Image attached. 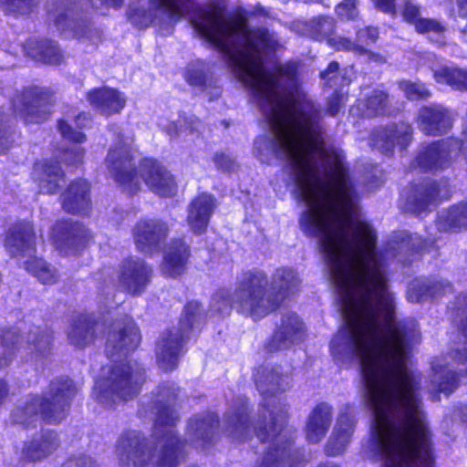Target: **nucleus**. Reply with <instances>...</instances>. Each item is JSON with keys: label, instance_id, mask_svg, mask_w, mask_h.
<instances>
[{"label": "nucleus", "instance_id": "nucleus-59", "mask_svg": "<svg viewBox=\"0 0 467 467\" xmlns=\"http://www.w3.org/2000/svg\"><path fill=\"white\" fill-rule=\"evenodd\" d=\"M10 146L9 137L6 131L2 128L0 122V154L5 153Z\"/></svg>", "mask_w": 467, "mask_h": 467}, {"label": "nucleus", "instance_id": "nucleus-4", "mask_svg": "<svg viewBox=\"0 0 467 467\" xmlns=\"http://www.w3.org/2000/svg\"><path fill=\"white\" fill-rule=\"evenodd\" d=\"M177 396L174 384L161 387L150 412L155 417L154 449L144 441L140 432L129 431L121 435L117 445L119 461L134 467H176L182 458V443L175 436L173 427L178 420L171 402Z\"/></svg>", "mask_w": 467, "mask_h": 467}, {"label": "nucleus", "instance_id": "nucleus-57", "mask_svg": "<svg viewBox=\"0 0 467 467\" xmlns=\"http://www.w3.org/2000/svg\"><path fill=\"white\" fill-rule=\"evenodd\" d=\"M13 420L16 423L25 424L28 420V413L26 408H16L12 413Z\"/></svg>", "mask_w": 467, "mask_h": 467}, {"label": "nucleus", "instance_id": "nucleus-40", "mask_svg": "<svg viewBox=\"0 0 467 467\" xmlns=\"http://www.w3.org/2000/svg\"><path fill=\"white\" fill-rule=\"evenodd\" d=\"M80 119H60L58 129L62 137L69 141L81 143L85 141L86 136L77 128Z\"/></svg>", "mask_w": 467, "mask_h": 467}, {"label": "nucleus", "instance_id": "nucleus-64", "mask_svg": "<svg viewBox=\"0 0 467 467\" xmlns=\"http://www.w3.org/2000/svg\"><path fill=\"white\" fill-rule=\"evenodd\" d=\"M303 1L306 3H317V4H320L324 6H329V3L327 2V0H303Z\"/></svg>", "mask_w": 467, "mask_h": 467}, {"label": "nucleus", "instance_id": "nucleus-13", "mask_svg": "<svg viewBox=\"0 0 467 467\" xmlns=\"http://www.w3.org/2000/svg\"><path fill=\"white\" fill-rule=\"evenodd\" d=\"M51 238L61 253L75 254L88 245L92 235L83 224L65 220L57 222L53 226Z\"/></svg>", "mask_w": 467, "mask_h": 467}, {"label": "nucleus", "instance_id": "nucleus-35", "mask_svg": "<svg viewBox=\"0 0 467 467\" xmlns=\"http://www.w3.org/2000/svg\"><path fill=\"white\" fill-rule=\"evenodd\" d=\"M302 26V34L317 41L327 38L334 29V20L330 17H317L309 21L299 23Z\"/></svg>", "mask_w": 467, "mask_h": 467}, {"label": "nucleus", "instance_id": "nucleus-14", "mask_svg": "<svg viewBox=\"0 0 467 467\" xmlns=\"http://www.w3.org/2000/svg\"><path fill=\"white\" fill-rule=\"evenodd\" d=\"M151 268L138 257H130L119 265V285L128 293L138 295L150 281Z\"/></svg>", "mask_w": 467, "mask_h": 467}, {"label": "nucleus", "instance_id": "nucleus-10", "mask_svg": "<svg viewBox=\"0 0 467 467\" xmlns=\"http://www.w3.org/2000/svg\"><path fill=\"white\" fill-rule=\"evenodd\" d=\"M192 7V0H148L146 5H130L128 17L140 29L151 25L170 26L176 23Z\"/></svg>", "mask_w": 467, "mask_h": 467}, {"label": "nucleus", "instance_id": "nucleus-33", "mask_svg": "<svg viewBox=\"0 0 467 467\" xmlns=\"http://www.w3.org/2000/svg\"><path fill=\"white\" fill-rule=\"evenodd\" d=\"M437 83L447 84L456 90H467V69L443 67L434 70Z\"/></svg>", "mask_w": 467, "mask_h": 467}, {"label": "nucleus", "instance_id": "nucleus-60", "mask_svg": "<svg viewBox=\"0 0 467 467\" xmlns=\"http://www.w3.org/2000/svg\"><path fill=\"white\" fill-rule=\"evenodd\" d=\"M453 418L459 419L462 422H467V403L454 410Z\"/></svg>", "mask_w": 467, "mask_h": 467}, {"label": "nucleus", "instance_id": "nucleus-18", "mask_svg": "<svg viewBox=\"0 0 467 467\" xmlns=\"http://www.w3.org/2000/svg\"><path fill=\"white\" fill-rule=\"evenodd\" d=\"M446 183L442 187L436 182H427L414 191L407 200L406 210L421 216L431 206H435L438 200L446 197Z\"/></svg>", "mask_w": 467, "mask_h": 467}, {"label": "nucleus", "instance_id": "nucleus-19", "mask_svg": "<svg viewBox=\"0 0 467 467\" xmlns=\"http://www.w3.org/2000/svg\"><path fill=\"white\" fill-rule=\"evenodd\" d=\"M354 427V416L350 412V407L346 406L338 415L332 435L326 445V453L331 456L341 454L350 441Z\"/></svg>", "mask_w": 467, "mask_h": 467}, {"label": "nucleus", "instance_id": "nucleus-50", "mask_svg": "<svg viewBox=\"0 0 467 467\" xmlns=\"http://www.w3.org/2000/svg\"><path fill=\"white\" fill-rule=\"evenodd\" d=\"M31 109L33 107H41L51 101V96L48 92L41 88L31 86Z\"/></svg>", "mask_w": 467, "mask_h": 467}, {"label": "nucleus", "instance_id": "nucleus-43", "mask_svg": "<svg viewBox=\"0 0 467 467\" xmlns=\"http://www.w3.org/2000/svg\"><path fill=\"white\" fill-rule=\"evenodd\" d=\"M399 249L411 251V252H423L426 250V241L422 242L418 234H401L400 242L398 244Z\"/></svg>", "mask_w": 467, "mask_h": 467}, {"label": "nucleus", "instance_id": "nucleus-17", "mask_svg": "<svg viewBox=\"0 0 467 467\" xmlns=\"http://www.w3.org/2000/svg\"><path fill=\"white\" fill-rule=\"evenodd\" d=\"M217 428L218 417L215 414L192 418L187 427V441L197 450H203L213 444Z\"/></svg>", "mask_w": 467, "mask_h": 467}, {"label": "nucleus", "instance_id": "nucleus-51", "mask_svg": "<svg viewBox=\"0 0 467 467\" xmlns=\"http://www.w3.org/2000/svg\"><path fill=\"white\" fill-rule=\"evenodd\" d=\"M451 111L441 104H429L424 106L419 117H449Z\"/></svg>", "mask_w": 467, "mask_h": 467}, {"label": "nucleus", "instance_id": "nucleus-45", "mask_svg": "<svg viewBox=\"0 0 467 467\" xmlns=\"http://www.w3.org/2000/svg\"><path fill=\"white\" fill-rule=\"evenodd\" d=\"M347 101V92L343 89H336L329 97L327 101V111L330 115L335 116L341 112Z\"/></svg>", "mask_w": 467, "mask_h": 467}, {"label": "nucleus", "instance_id": "nucleus-11", "mask_svg": "<svg viewBox=\"0 0 467 467\" xmlns=\"http://www.w3.org/2000/svg\"><path fill=\"white\" fill-rule=\"evenodd\" d=\"M76 391L73 381L68 378L56 379L51 381L48 392L31 400V411L41 414L48 423H58L66 417Z\"/></svg>", "mask_w": 467, "mask_h": 467}, {"label": "nucleus", "instance_id": "nucleus-56", "mask_svg": "<svg viewBox=\"0 0 467 467\" xmlns=\"http://www.w3.org/2000/svg\"><path fill=\"white\" fill-rule=\"evenodd\" d=\"M51 337L50 334L47 331L40 334L35 340V348L39 352H44L47 350L50 345Z\"/></svg>", "mask_w": 467, "mask_h": 467}, {"label": "nucleus", "instance_id": "nucleus-55", "mask_svg": "<svg viewBox=\"0 0 467 467\" xmlns=\"http://www.w3.org/2000/svg\"><path fill=\"white\" fill-rule=\"evenodd\" d=\"M62 467H98L90 457L81 456L67 461Z\"/></svg>", "mask_w": 467, "mask_h": 467}, {"label": "nucleus", "instance_id": "nucleus-29", "mask_svg": "<svg viewBox=\"0 0 467 467\" xmlns=\"http://www.w3.org/2000/svg\"><path fill=\"white\" fill-rule=\"evenodd\" d=\"M187 82L202 91L211 89V97H218L221 88L216 85V80L209 71L208 66L203 62H196L188 67L186 74Z\"/></svg>", "mask_w": 467, "mask_h": 467}, {"label": "nucleus", "instance_id": "nucleus-47", "mask_svg": "<svg viewBox=\"0 0 467 467\" xmlns=\"http://www.w3.org/2000/svg\"><path fill=\"white\" fill-rule=\"evenodd\" d=\"M336 13L341 19H354L358 16L357 0H343L337 5Z\"/></svg>", "mask_w": 467, "mask_h": 467}, {"label": "nucleus", "instance_id": "nucleus-34", "mask_svg": "<svg viewBox=\"0 0 467 467\" xmlns=\"http://www.w3.org/2000/svg\"><path fill=\"white\" fill-rule=\"evenodd\" d=\"M58 446L54 431H42L41 435L31 441V461L41 460L53 453Z\"/></svg>", "mask_w": 467, "mask_h": 467}, {"label": "nucleus", "instance_id": "nucleus-53", "mask_svg": "<svg viewBox=\"0 0 467 467\" xmlns=\"http://www.w3.org/2000/svg\"><path fill=\"white\" fill-rule=\"evenodd\" d=\"M419 16L420 7L410 1L407 2L403 10L404 19L415 25V22L420 18Z\"/></svg>", "mask_w": 467, "mask_h": 467}, {"label": "nucleus", "instance_id": "nucleus-39", "mask_svg": "<svg viewBox=\"0 0 467 467\" xmlns=\"http://www.w3.org/2000/svg\"><path fill=\"white\" fill-rule=\"evenodd\" d=\"M451 119H420L419 128L426 135L439 136L451 127Z\"/></svg>", "mask_w": 467, "mask_h": 467}, {"label": "nucleus", "instance_id": "nucleus-42", "mask_svg": "<svg viewBox=\"0 0 467 467\" xmlns=\"http://www.w3.org/2000/svg\"><path fill=\"white\" fill-rule=\"evenodd\" d=\"M399 88L404 93L406 98L410 100L426 99L431 94L429 89L421 82L401 80L399 82Z\"/></svg>", "mask_w": 467, "mask_h": 467}, {"label": "nucleus", "instance_id": "nucleus-30", "mask_svg": "<svg viewBox=\"0 0 467 467\" xmlns=\"http://www.w3.org/2000/svg\"><path fill=\"white\" fill-rule=\"evenodd\" d=\"M34 174L39 181V191L42 193H55L64 182L63 172L59 167L52 163H36Z\"/></svg>", "mask_w": 467, "mask_h": 467}, {"label": "nucleus", "instance_id": "nucleus-26", "mask_svg": "<svg viewBox=\"0 0 467 467\" xmlns=\"http://www.w3.org/2000/svg\"><path fill=\"white\" fill-rule=\"evenodd\" d=\"M89 184L85 180L70 183L62 195V205L69 213H86L89 208Z\"/></svg>", "mask_w": 467, "mask_h": 467}, {"label": "nucleus", "instance_id": "nucleus-3", "mask_svg": "<svg viewBox=\"0 0 467 467\" xmlns=\"http://www.w3.org/2000/svg\"><path fill=\"white\" fill-rule=\"evenodd\" d=\"M254 377L257 389L264 399L260 411L262 423L251 429L246 400L239 398L224 416V432L234 441H244L253 431L263 443H269L258 467H304L302 451L293 449L294 432L285 426L286 405L277 395L291 387L290 377L281 374L279 368H262Z\"/></svg>", "mask_w": 467, "mask_h": 467}, {"label": "nucleus", "instance_id": "nucleus-24", "mask_svg": "<svg viewBox=\"0 0 467 467\" xmlns=\"http://www.w3.org/2000/svg\"><path fill=\"white\" fill-rule=\"evenodd\" d=\"M89 104L103 113L117 114L125 106V96L108 87L94 88L87 94Z\"/></svg>", "mask_w": 467, "mask_h": 467}, {"label": "nucleus", "instance_id": "nucleus-61", "mask_svg": "<svg viewBox=\"0 0 467 467\" xmlns=\"http://www.w3.org/2000/svg\"><path fill=\"white\" fill-rule=\"evenodd\" d=\"M362 55H367L368 60L370 62H374L379 65L384 64L387 61L386 58L382 55L368 51V49H367V52L363 53Z\"/></svg>", "mask_w": 467, "mask_h": 467}, {"label": "nucleus", "instance_id": "nucleus-27", "mask_svg": "<svg viewBox=\"0 0 467 467\" xmlns=\"http://www.w3.org/2000/svg\"><path fill=\"white\" fill-rule=\"evenodd\" d=\"M188 257V246L181 240L172 242L165 252L161 272L168 276L180 275L185 270Z\"/></svg>", "mask_w": 467, "mask_h": 467}, {"label": "nucleus", "instance_id": "nucleus-36", "mask_svg": "<svg viewBox=\"0 0 467 467\" xmlns=\"http://www.w3.org/2000/svg\"><path fill=\"white\" fill-rule=\"evenodd\" d=\"M31 58L47 64H58L62 59V54L53 41L45 39L31 47Z\"/></svg>", "mask_w": 467, "mask_h": 467}, {"label": "nucleus", "instance_id": "nucleus-15", "mask_svg": "<svg viewBox=\"0 0 467 467\" xmlns=\"http://www.w3.org/2000/svg\"><path fill=\"white\" fill-rule=\"evenodd\" d=\"M169 233L166 223L159 219H141L133 228V238L137 248L151 254L161 248Z\"/></svg>", "mask_w": 467, "mask_h": 467}, {"label": "nucleus", "instance_id": "nucleus-8", "mask_svg": "<svg viewBox=\"0 0 467 467\" xmlns=\"http://www.w3.org/2000/svg\"><path fill=\"white\" fill-rule=\"evenodd\" d=\"M144 381V368L133 360H120L115 364L106 379H98L94 395L101 404L111 406L132 399Z\"/></svg>", "mask_w": 467, "mask_h": 467}, {"label": "nucleus", "instance_id": "nucleus-28", "mask_svg": "<svg viewBox=\"0 0 467 467\" xmlns=\"http://www.w3.org/2000/svg\"><path fill=\"white\" fill-rule=\"evenodd\" d=\"M436 226L440 232H458L467 229V202H461L439 212Z\"/></svg>", "mask_w": 467, "mask_h": 467}, {"label": "nucleus", "instance_id": "nucleus-2", "mask_svg": "<svg viewBox=\"0 0 467 467\" xmlns=\"http://www.w3.org/2000/svg\"><path fill=\"white\" fill-rule=\"evenodd\" d=\"M191 23L251 90L265 111L264 117H315L318 113L317 105L298 87L296 66L280 67L276 72L265 68L264 56L278 45L274 33L249 26L241 14L225 16L218 9L199 8Z\"/></svg>", "mask_w": 467, "mask_h": 467}, {"label": "nucleus", "instance_id": "nucleus-48", "mask_svg": "<svg viewBox=\"0 0 467 467\" xmlns=\"http://www.w3.org/2000/svg\"><path fill=\"white\" fill-rule=\"evenodd\" d=\"M0 6L5 7L9 14H26L29 10V0H0Z\"/></svg>", "mask_w": 467, "mask_h": 467}, {"label": "nucleus", "instance_id": "nucleus-52", "mask_svg": "<svg viewBox=\"0 0 467 467\" xmlns=\"http://www.w3.org/2000/svg\"><path fill=\"white\" fill-rule=\"evenodd\" d=\"M214 163L216 167L223 171H233L235 167L234 161L229 155L223 153L214 156Z\"/></svg>", "mask_w": 467, "mask_h": 467}, {"label": "nucleus", "instance_id": "nucleus-12", "mask_svg": "<svg viewBox=\"0 0 467 467\" xmlns=\"http://www.w3.org/2000/svg\"><path fill=\"white\" fill-rule=\"evenodd\" d=\"M459 154H462L467 161V135L463 140L451 139L430 145L419 154L417 162L424 170H443Z\"/></svg>", "mask_w": 467, "mask_h": 467}, {"label": "nucleus", "instance_id": "nucleus-41", "mask_svg": "<svg viewBox=\"0 0 467 467\" xmlns=\"http://www.w3.org/2000/svg\"><path fill=\"white\" fill-rule=\"evenodd\" d=\"M31 275L43 284H53L57 279L56 270L42 259H31Z\"/></svg>", "mask_w": 467, "mask_h": 467}, {"label": "nucleus", "instance_id": "nucleus-16", "mask_svg": "<svg viewBox=\"0 0 467 467\" xmlns=\"http://www.w3.org/2000/svg\"><path fill=\"white\" fill-rule=\"evenodd\" d=\"M410 141L411 129L407 123L400 121L398 125L374 132L370 145L385 155H391L396 148L402 150Z\"/></svg>", "mask_w": 467, "mask_h": 467}, {"label": "nucleus", "instance_id": "nucleus-44", "mask_svg": "<svg viewBox=\"0 0 467 467\" xmlns=\"http://www.w3.org/2000/svg\"><path fill=\"white\" fill-rule=\"evenodd\" d=\"M388 95L381 90H374L366 101L367 109L371 113L380 114L386 107Z\"/></svg>", "mask_w": 467, "mask_h": 467}, {"label": "nucleus", "instance_id": "nucleus-20", "mask_svg": "<svg viewBox=\"0 0 467 467\" xmlns=\"http://www.w3.org/2000/svg\"><path fill=\"white\" fill-rule=\"evenodd\" d=\"M452 291L451 284L443 278H417L413 280L407 292L408 300L420 302L428 298H437Z\"/></svg>", "mask_w": 467, "mask_h": 467}, {"label": "nucleus", "instance_id": "nucleus-54", "mask_svg": "<svg viewBox=\"0 0 467 467\" xmlns=\"http://www.w3.org/2000/svg\"><path fill=\"white\" fill-rule=\"evenodd\" d=\"M377 10L389 15L396 13L395 0H371Z\"/></svg>", "mask_w": 467, "mask_h": 467}, {"label": "nucleus", "instance_id": "nucleus-49", "mask_svg": "<svg viewBox=\"0 0 467 467\" xmlns=\"http://www.w3.org/2000/svg\"><path fill=\"white\" fill-rule=\"evenodd\" d=\"M15 356L14 347L0 335V370L8 367Z\"/></svg>", "mask_w": 467, "mask_h": 467}, {"label": "nucleus", "instance_id": "nucleus-1", "mask_svg": "<svg viewBox=\"0 0 467 467\" xmlns=\"http://www.w3.org/2000/svg\"><path fill=\"white\" fill-rule=\"evenodd\" d=\"M254 141L262 162L285 159L296 198L305 205L301 230L318 241L337 289L344 324L339 330H419L398 320L376 233L362 220L358 196L337 149L327 148L313 119H264Z\"/></svg>", "mask_w": 467, "mask_h": 467}, {"label": "nucleus", "instance_id": "nucleus-32", "mask_svg": "<svg viewBox=\"0 0 467 467\" xmlns=\"http://www.w3.org/2000/svg\"><path fill=\"white\" fill-rule=\"evenodd\" d=\"M28 227L26 223L12 226L5 237V246L12 257L23 256L28 248Z\"/></svg>", "mask_w": 467, "mask_h": 467}, {"label": "nucleus", "instance_id": "nucleus-58", "mask_svg": "<svg viewBox=\"0 0 467 467\" xmlns=\"http://www.w3.org/2000/svg\"><path fill=\"white\" fill-rule=\"evenodd\" d=\"M92 6L99 8L100 5H105L113 8H119L124 0H89Z\"/></svg>", "mask_w": 467, "mask_h": 467}, {"label": "nucleus", "instance_id": "nucleus-22", "mask_svg": "<svg viewBox=\"0 0 467 467\" xmlns=\"http://www.w3.org/2000/svg\"><path fill=\"white\" fill-rule=\"evenodd\" d=\"M333 420V407L327 402L318 403L308 415L306 435L308 441L319 442L330 429Z\"/></svg>", "mask_w": 467, "mask_h": 467}, {"label": "nucleus", "instance_id": "nucleus-31", "mask_svg": "<svg viewBox=\"0 0 467 467\" xmlns=\"http://www.w3.org/2000/svg\"><path fill=\"white\" fill-rule=\"evenodd\" d=\"M56 27L64 33H69L73 36L80 37L83 35L81 24L73 17V11L67 4L61 2L55 9L49 12Z\"/></svg>", "mask_w": 467, "mask_h": 467}, {"label": "nucleus", "instance_id": "nucleus-5", "mask_svg": "<svg viewBox=\"0 0 467 467\" xmlns=\"http://www.w3.org/2000/svg\"><path fill=\"white\" fill-rule=\"evenodd\" d=\"M268 279L262 271L245 274L234 293L227 289L218 290L212 298L210 312L225 316L233 307L238 312L260 319L275 310L280 302L299 290L301 279L290 267L275 270L272 276L271 291H266Z\"/></svg>", "mask_w": 467, "mask_h": 467}, {"label": "nucleus", "instance_id": "nucleus-21", "mask_svg": "<svg viewBox=\"0 0 467 467\" xmlns=\"http://www.w3.org/2000/svg\"><path fill=\"white\" fill-rule=\"evenodd\" d=\"M304 327L299 317L289 313L283 317L281 325L275 333L270 344V350H280L301 341L304 337Z\"/></svg>", "mask_w": 467, "mask_h": 467}, {"label": "nucleus", "instance_id": "nucleus-7", "mask_svg": "<svg viewBox=\"0 0 467 467\" xmlns=\"http://www.w3.org/2000/svg\"><path fill=\"white\" fill-rule=\"evenodd\" d=\"M106 328H109L106 353L110 359L126 358L140 344L139 329L128 317L109 326L107 320L99 321L89 315H79L72 319L67 338L72 345L82 348L101 336Z\"/></svg>", "mask_w": 467, "mask_h": 467}, {"label": "nucleus", "instance_id": "nucleus-25", "mask_svg": "<svg viewBox=\"0 0 467 467\" xmlns=\"http://www.w3.org/2000/svg\"><path fill=\"white\" fill-rule=\"evenodd\" d=\"M378 37V28L367 26L357 31L356 42H352L347 37L337 36L329 38L327 43L337 51H351L355 54L362 55L367 52L365 46L375 43Z\"/></svg>", "mask_w": 467, "mask_h": 467}, {"label": "nucleus", "instance_id": "nucleus-9", "mask_svg": "<svg viewBox=\"0 0 467 467\" xmlns=\"http://www.w3.org/2000/svg\"><path fill=\"white\" fill-rule=\"evenodd\" d=\"M201 306L198 302H190L186 305L180 327L163 331L156 342L155 353L157 362L163 370H172L179 363L183 342L190 337L201 324Z\"/></svg>", "mask_w": 467, "mask_h": 467}, {"label": "nucleus", "instance_id": "nucleus-63", "mask_svg": "<svg viewBox=\"0 0 467 467\" xmlns=\"http://www.w3.org/2000/svg\"><path fill=\"white\" fill-rule=\"evenodd\" d=\"M8 392V389L6 383L0 379V404L3 402L4 399L6 397Z\"/></svg>", "mask_w": 467, "mask_h": 467}, {"label": "nucleus", "instance_id": "nucleus-23", "mask_svg": "<svg viewBox=\"0 0 467 467\" xmlns=\"http://www.w3.org/2000/svg\"><path fill=\"white\" fill-rule=\"evenodd\" d=\"M215 208V200L211 194L197 196L189 205L187 223L191 230L197 234L205 232Z\"/></svg>", "mask_w": 467, "mask_h": 467}, {"label": "nucleus", "instance_id": "nucleus-38", "mask_svg": "<svg viewBox=\"0 0 467 467\" xmlns=\"http://www.w3.org/2000/svg\"><path fill=\"white\" fill-rule=\"evenodd\" d=\"M415 29L420 34L428 36L431 41L444 44L446 26L440 21L431 18H420L415 22Z\"/></svg>", "mask_w": 467, "mask_h": 467}, {"label": "nucleus", "instance_id": "nucleus-46", "mask_svg": "<svg viewBox=\"0 0 467 467\" xmlns=\"http://www.w3.org/2000/svg\"><path fill=\"white\" fill-rule=\"evenodd\" d=\"M85 150L80 146H71L61 151V159L67 165H77L82 161Z\"/></svg>", "mask_w": 467, "mask_h": 467}, {"label": "nucleus", "instance_id": "nucleus-62", "mask_svg": "<svg viewBox=\"0 0 467 467\" xmlns=\"http://www.w3.org/2000/svg\"><path fill=\"white\" fill-rule=\"evenodd\" d=\"M458 16L467 18V0H456Z\"/></svg>", "mask_w": 467, "mask_h": 467}, {"label": "nucleus", "instance_id": "nucleus-37", "mask_svg": "<svg viewBox=\"0 0 467 467\" xmlns=\"http://www.w3.org/2000/svg\"><path fill=\"white\" fill-rule=\"evenodd\" d=\"M320 78L324 86L335 88V90L344 89L351 82L347 69L339 70V64L336 61L329 63L327 68L320 73Z\"/></svg>", "mask_w": 467, "mask_h": 467}, {"label": "nucleus", "instance_id": "nucleus-6", "mask_svg": "<svg viewBox=\"0 0 467 467\" xmlns=\"http://www.w3.org/2000/svg\"><path fill=\"white\" fill-rule=\"evenodd\" d=\"M133 138L119 134L109 148L105 160L111 177L129 193L140 189L141 180L160 196H171L176 192L173 176L156 160L145 158L140 163V174L133 166Z\"/></svg>", "mask_w": 467, "mask_h": 467}]
</instances>
